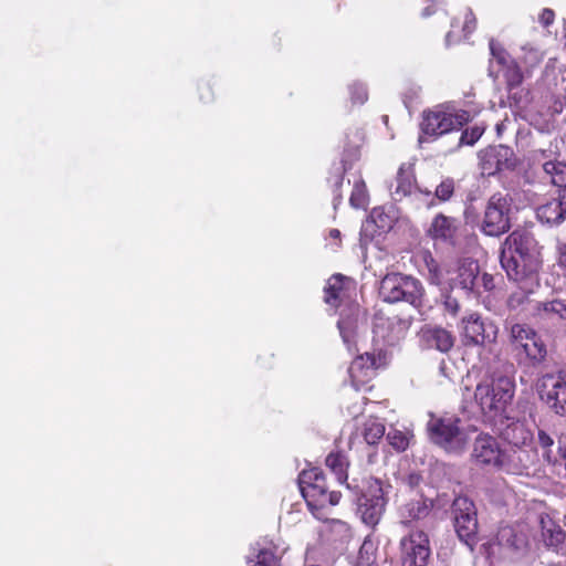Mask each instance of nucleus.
Returning a JSON list of instances; mask_svg holds the SVG:
<instances>
[{
  "label": "nucleus",
  "mask_w": 566,
  "mask_h": 566,
  "mask_svg": "<svg viewBox=\"0 0 566 566\" xmlns=\"http://www.w3.org/2000/svg\"><path fill=\"white\" fill-rule=\"evenodd\" d=\"M325 465L335 474L338 483L344 484L347 482L349 462L342 451H333L328 453L325 459Z\"/></svg>",
  "instance_id": "bb28decb"
},
{
  "label": "nucleus",
  "mask_w": 566,
  "mask_h": 566,
  "mask_svg": "<svg viewBox=\"0 0 566 566\" xmlns=\"http://www.w3.org/2000/svg\"><path fill=\"white\" fill-rule=\"evenodd\" d=\"M455 191V180L451 177H447L436 187L434 197L440 202L449 201Z\"/></svg>",
  "instance_id": "c9c22d12"
},
{
  "label": "nucleus",
  "mask_w": 566,
  "mask_h": 566,
  "mask_svg": "<svg viewBox=\"0 0 566 566\" xmlns=\"http://www.w3.org/2000/svg\"><path fill=\"white\" fill-rule=\"evenodd\" d=\"M411 324V316H386L382 313H377L374 316L373 331L386 344L394 346L405 338Z\"/></svg>",
  "instance_id": "ddd939ff"
},
{
  "label": "nucleus",
  "mask_w": 566,
  "mask_h": 566,
  "mask_svg": "<svg viewBox=\"0 0 566 566\" xmlns=\"http://www.w3.org/2000/svg\"><path fill=\"white\" fill-rule=\"evenodd\" d=\"M544 175L556 187L557 193L566 195V161L545 163Z\"/></svg>",
  "instance_id": "393cba45"
},
{
  "label": "nucleus",
  "mask_w": 566,
  "mask_h": 566,
  "mask_svg": "<svg viewBox=\"0 0 566 566\" xmlns=\"http://www.w3.org/2000/svg\"><path fill=\"white\" fill-rule=\"evenodd\" d=\"M387 505V499L382 483L378 479L370 478L366 482V489L358 497V512L363 522L375 527L381 520Z\"/></svg>",
  "instance_id": "9d476101"
},
{
  "label": "nucleus",
  "mask_w": 566,
  "mask_h": 566,
  "mask_svg": "<svg viewBox=\"0 0 566 566\" xmlns=\"http://www.w3.org/2000/svg\"><path fill=\"white\" fill-rule=\"evenodd\" d=\"M432 509V502L427 499L419 497L411 500L403 505L402 516L407 518L406 523L426 518Z\"/></svg>",
  "instance_id": "a878e982"
},
{
  "label": "nucleus",
  "mask_w": 566,
  "mask_h": 566,
  "mask_svg": "<svg viewBox=\"0 0 566 566\" xmlns=\"http://www.w3.org/2000/svg\"><path fill=\"white\" fill-rule=\"evenodd\" d=\"M352 99L354 103H364L367 99V92L360 86H352Z\"/></svg>",
  "instance_id": "8fccbe9b"
},
{
  "label": "nucleus",
  "mask_w": 566,
  "mask_h": 566,
  "mask_svg": "<svg viewBox=\"0 0 566 566\" xmlns=\"http://www.w3.org/2000/svg\"><path fill=\"white\" fill-rule=\"evenodd\" d=\"M431 15H437L438 20H446L448 14L443 10L439 9L437 6L431 4V6L426 7L421 11V17L429 18Z\"/></svg>",
  "instance_id": "49530a36"
},
{
  "label": "nucleus",
  "mask_w": 566,
  "mask_h": 566,
  "mask_svg": "<svg viewBox=\"0 0 566 566\" xmlns=\"http://www.w3.org/2000/svg\"><path fill=\"white\" fill-rule=\"evenodd\" d=\"M328 237L337 241V245H340V231L338 229H331Z\"/></svg>",
  "instance_id": "5fc2aeb1"
},
{
  "label": "nucleus",
  "mask_w": 566,
  "mask_h": 566,
  "mask_svg": "<svg viewBox=\"0 0 566 566\" xmlns=\"http://www.w3.org/2000/svg\"><path fill=\"white\" fill-rule=\"evenodd\" d=\"M557 264L566 272V241L557 244Z\"/></svg>",
  "instance_id": "09e8293b"
},
{
  "label": "nucleus",
  "mask_w": 566,
  "mask_h": 566,
  "mask_svg": "<svg viewBox=\"0 0 566 566\" xmlns=\"http://www.w3.org/2000/svg\"><path fill=\"white\" fill-rule=\"evenodd\" d=\"M491 53L496 64L500 66V70L515 61L514 59H512L510 53L501 46H495L491 44Z\"/></svg>",
  "instance_id": "a19ab883"
},
{
  "label": "nucleus",
  "mask_w": 566,
  "mask_h": 566,
  "mask_svg": "<svg viewBox=\"0 0 566 566\" xmlns=\"http://www.w3.org/2000/svg\"><path fill=\"white\" fill-rule=\"evenodd\" d=\"M459 423V418L432 415L427 423L430 440L447 451L461 449L465 442V437Z\"/></svg>",
  "instance_id": "6e6552de"
},
{
  "label": "nucleus",
  "mask_w": 566,
  "mask_h": 566,
  "mask_svg": "<svg viewBox=\"0 0 566 566\" xmlns=\"http://www.w3.org/2000/svg\"><path fill=\"white\" fill-rule=\"evenodd\" d=\"M396 182L395 195L399 199L410 196L417 189L415 164L402 163L398 168Z\"/></svg>",
  "instance_id": "4be33fe9"
},
{
  "label": "nucleus",
  "mask_w": 566,
  "mask_h": 566,
  "mask_svg": "<svg viewBox=\"0 0 566 566\" xmlns=\"http://www.w3.org/2000/svg\"><path fill=\"white\" fill-rule=\"evenodd\" d=\"M451 512L459 538L467 544L474 541L478 533V517L473 501L467 496H458L452 502Z\"/></svg>",
  "instance_id": "f8f14e48"
},
{
  "label": "nucleus",
  "mask_w": 566,
  "mask_h": 566,
  "mask_svg": "<svg viewBox=\"0 0 566 566\" xmlns=\"http://www.w3.org/2000/svg\"><path fill=\"white\" fill-rule=\"evenodd\" d=\"M344 177H345V169L343 171H337L331 179V181L333 182V191L334 192H338L343 186V181H344Z\"/></svg>",
  "instance_id": "603ef678"
},
{
  "label": "nucleus",
  "mask_w": 566,
  "mask_h": 566,
  "mask_svg": "<svg viewBox=\"0 0 566 566\" xmlns=\"http://www.w3.org/2000/svg\"><path fill=\"white\" fill-rule=\"evenodd\" d=\"M470 120V113L460 109L449 113L442 109L424 111L420 129L429 137H439L452 130L462 128Z\"/></svg>",
  "instance_id": "1a4fd4ad"
},
{
  "label": "nucleus",
  "mask_w": 566,
  "mask_h": 566,
  "mask_svg": "<svg viewBox=\"0 0 566 566\" xmlns=\"http://www.w3.org/2000/svg\"><path fill=\"white\" fill-rule=\"evenodd\" d=\"M387 441L398 452L405 451L409 446L408 436L397 429H392L387 433Z\"/></svg>",
  "instance_id": "4c0bfd02"
},
{
  "label": "nucleus",
  "mask_w": 566,
  "mask_h": 566,
  "mask_svg": "<svg viewBox=\"0 0 566 566\" xmlns=\"http://www.w3.org/2000/svg\"><path fill=\"white\" fill-rule=\"evenodd\" d=\"M538 21L544 28L551 27L555 21L554 10H552L549 8L543 9L538 17Z\"/></svg>",
  "instance_id": "de8ad7c7"
},
{
  "label": "nucleus",
  "mask_w": 566,
  "mask_h": 566,
  "mask_svg": "<svg viewBox=\"0 0 566 566\" xmlns=\"http://www.w3.org/2000/svg\"><path fill=\"white\" fill-rule=\"evenodd\" d=\"M482 283L485 291H491L494 287V279L489 273H483L482 275Z\"/></svg>",
  "instance_id": "864d4df0"
},
{
  "label": "nucleus",
  "mask_w": 566,
  "mask_h": 566,
  "mask_svg": "<svg viewBox=\"0 0 566 566\" xmlns=\"http://www.w3.org/2000/svg\"><path fill=\"white\" fill-rule=\"evenodd\" d=\"M367 193L364 185H355L349 202L354 208H361L366 205Z\"/></svg>",
  "instance_id": "37998d69"
},
{
  "label": "nucleus",
  "mask_w": 566,
  "mask_h": 566,
  "mask_svg": "<svg viewBox=\"0 0 566 566\" xmlns=\"http://www.w3.org/2000/svg\"><path fill=\"white\" fill-rule=\"evenodd\" d=\"M511 107L525 108L531 102V92L522 85L515 90H506Z\"/></svg>",
  "instance_id": "f704fd0d"
},
{
  "label": "nucleus",
  "mask_w": 566,
  "mask_h": 566,
  "mask_svg": "<svg viewBox=\"0 0 566 566\" xmlns=\"http://www.w3.org/2000/svg\"><path fill=\"white\" fill-rule=\"evenodd\" d=\"M476 17L470 7L459 8L451 15L450 30L446 34V43L451 45L468 40L476 30Z\"/></svg>",
  "instance_id": "f3484780"
},
{
  "label": "nucleus",
  "mask_w": 566,
  "mask_h": 566,
  "mask_svg": "<svg viewBox=\"0 0 566 566\" xmlns=\"http://www.w3.org/2000/svg\"><path fill=\"white\" fill-rule=\"evenodd\" d=\"M462 344L467 347L495 344L499 327L492 319L483 318L478 312L464 315L460 322Z\"/></svg>",
  "instance_id": "423d86ee"
},
{
  "label": "nucleus",
  "mask_w": 566,
  "mask_h": 566,
  "mask_svg": "<svg viewBox=\"0 0 566 566\" xmlns=\"http://www.w3.org/2000/svg\"><path fill=\"white\" fill-rule=\"evenodd\" d=\"M479 168L483 176H495L505 169H514V153L509 146H488L478 153Z\"/></svg>",
  "instance_id": "4468645a"
},
{
  "label": "nucleus",
  "mask_w": 566,
  "mask_h": 566,
  "mask_svg": "<svg viewBox=\"0 0 566 566\" xmlns=\"http://www.w3.org/2000/svg\"><path fill=\"white\" fill-rule=\"evenodd\" d=\"M473 457L481 464H492L497 468L505 465V453L501 451L495 438L480 434L473 446Z\"/></svg>",
  "instance_id": "a211bd4d"
},
{
  "label": "nucleus",
  "mask_w": 566,
  "mask_h": 566,
  "mask_svg": "<svg viewBox=\"0 0 566 566\" xmlns=\"http://www.w3.org/2000/svg\"><path fill=\"white\" fill-rule=\"evenodd\" d=\"M343 291V277L340 274L333 275L324 289V301L333 306H337Z\"/></svg>",
  "instance_id": "2f4dec72"
},
{
  "label": "nucleus",
  "mask_w": 566,
  "mask_h": 566,
  "mask_svg": "<svg viewBox=\"0 0 566 566\" xmlns=\"http://www.w3.org/2000/svg\"><path fill=\"white\" fill-rule=\"evenodd\" d=\"M377 560V548L373 541L366 539L363 542L358 556L356 559V566H374Z\"/></svg>",
  "instance_id": "72a5a7b5"
},
{
  "label": "nucleus",
  "mask_w": 566,
  "mask_h": 566,
  "mask_svg": "<svg viewBox=\"0 0 566 566\" xmlns=\"http://www.w3.org/2000/svg\"><path fill=\"white\" fill-rule=\"evenodd\" d=\"M444 306L452 316H455L460 311V304L458 300L453 297H448L444 302Z\"/></svg>",
  "instance_id": "3c124183"
},
{
  "label": "nucleus",
  "mask_w": 566,
  "mask_h": 566,
  "mask_svg": "<svg viewBox=\"0 0 566 566\" xmlns=\"http://www.w3.org/2000/svg\"><path fill=\"white\" fill-rule=\"evenodd\" d=\"M280 560L271 549H261L253 566H279Z\"/></svg>",
  "instance_id": "79ce46f5"
},
{
  "label": "nucleus",
  "mask_w": 566,
  "mask_h": 566,
  "mask_svg": "<svg viewBox=\"0 0 566 566\" xmlns=\"http://www.w3.org/2000/svg\"><path fill=\"white\" fill-rule=\"evenodd\" d=\"M537 219L542 223L557 226L566 219V195L557 193L536 209Z\"/></svg>",
  "instance_id": "412c9836"
},
{
  "label": "nucleus",
  "mask_w": 566,
  "mask_h": 566,
  "mask_svg": "<svg viewBox=\"0 0 566 566\" xmlns=\"http://www.w3.org/2000/svg\"><path fill=\"white\" fill-rule=\"evenodd\" d=\"M402 566H428L431 547L429 535L419 528L411 530L399 543Z\"/></svg>",
  "instance_id": "9b49d317"
},
{
  "label": "nucleus",
  "mask_w": 566,
  "mask_h": 566,
  "mask_svg": "<svg viewBox=\"0 0 566 566\" xmlns=\"http://www.w3.org/2000/svg\"><path fill=\"white\" fill-rule=\"evenodd\" d=\"M560 139L555 138L549 143L548 148L535 150L534 159L542 166L543 170L545 163H555L560 160Z\"/></svg>",
  "instance_id": "c756f323"
},
{
  "label": "nucleus",
  "mask_w": 566,
  "mask_h": 566,
  "mask_svg": "<svg viewBox=\"0 0 566 566\" xmlns=\"http://www.w3.org/2000/svg\"><path fill=\"white\" fill-rule=\"evenodd\" d=\"M512 198L496 192L492 195L484 208L480 231L488 237H501L510 231Z\"/></svg>",
  "instance_id": "39448f33"
},
{
  "label": "nucleus",
  "mask_w": 566,
  "mask_h": 566,
  "mask_svg": "<svg viewBox=\"0 0 566 566\" xmlns=\"http://www.w3.org/2000/svg\"><path fill=\"white\" fill-rule=\"evenodd\" d=\"M419 338L426 348L444 354L449 353L455 343L453 333L438 325H424L419 333Z\"/></svg>",
  "instance_id": "6ab92c4d"
},
{
  "label": "nucleus",
  "mask_w": 566,
  "mask_h": 566,
  "mask_svg": "<svg viewBox=\"0 0 566 566\" xmlns=\"http://www.w3.org/2000/svg\"><path fill=\"white\" fill-rule=\"evenodd\" d=\"M485 128L479 125H474L472 127L465 128L460 137L459 145H468L473 146L484 134Z\"/></svg>",
  "instance_id": "58836bf2"
},
{
  "label": "nucleus",
  "mask_w": 566,
  "mask_h": 566,
  "mask_svg": "<svg viewBox=\"0 0 566 566\" xmlns=\"http://www.w3.org/2000/svg\"><path fill=\"white\" fill-rule=\"evenodd\" d=\"M199 97L203 103H209L213 101V90L210 83L205 82L198 87Z\"/></svg>",
  "instance_id": "a18cd8bd"
},
{
  "label": "nucleus",
  "mask_w": 566,
  "mask_h": 566,
  "mask_svg": "<svg viewBox=\"0 0 566 566\" xmlns=\"http://www.w3.org/2000/svg\"><path fill=\"white\" fill-rule=\"evenodd\" d=\"M479 275V264L474 261H464L458 270V283L468 291H473Z\"/></svg>",
  "instance_id": "c85d7f7f"
},
{
  "label": "nucleus",
  "mask_w": 566,
  "mask_h": 566,
  "mask_svg": "<svg viewBox=\"0 0 566 566\" xmlns=\"http://www.w3.org/2000/svg\"><path fill=\"white\" fill-rule=\"evenodd\" d=\"M520 286V291L511 293V295L507 298V308L511 312H515L518 315H523L524 317H527L528 313H535L537 312L536 303L533 300H531L530 295L533 292L534 287L527 289Z\"/></svg>",
  "instance_id": "5701e85b"
},
{
  "label": "nucleus",
  "mask_w": 566,
  "mask_h": 566,
  "mask_svg": "<svg viewBox=\"0 0 566 566\" xmlns=\"http://www.w3.org/2000/svg\"><path fill=\"white\" fill-rule=\"evenodd\" d=\"M385 424L376 419H369L364 423L363 437L369 446L378 444L385 436Z\"/></svg>",
  "instance_id": "473e14b6"
},
{
  "label": "nucleus",
  "mask_w": 566,
  "mask_h": 566,
  "mask_svg": "<svg viewBox=\"0 0 566 566\" xmlns=\"http://www.w3.org/2000/svg\"><path fill=\"white\" fill-rule=\"evenodd\" d=\"M500 262L510 280L523 287L539 285L541 247L526 229L512 231L501 244Z\"/></svg>",
  "instance_id": "f257e3e1"
},
{
  "label": "nucleus",
  "mask_w": 566,
  "mask_h": 566,
  "mask_svg": "<svg viewBox=\"0 0 566 566\" xmlns=\"http://www.w3.org/2000/svg\"><path fill=\"white\" fill-rule=\"evenodd\" d=\"M542 536L546 547L558 552L565 542L566 533L552 520L541 518Z\"/></svg>",
  "instance_id": "b1692460"
},
{
  "label": "nucleus",
  "mask_w": 566,
  "mask_h": 566,
  "mask_svg": "<svg viewBox=\"0 0 566 566\" xmlns=\"http://www.w3.org/2000/svg\"><path fill=\"white\" fill-rule=\"evenodd\" d=\"M510 343L513 349L524 354L532 365H538L546 358L545 343L536 331L526 324L515 323L511 325Z\"/></svg>",
  "instance_id": "0eeeda50"
},
{
  "label": "nucleus",
  "mask_w": 566,
  "mask_h": 566,
  "mask_svg": "<svg viewBox=\"0 0 566 566\" xmlns=\"http://www.w3.org/2000/svg\"><path fill=\"white\" fill-rule=\"evenodd\" d=\"M537 438H538V444L541 446L542 449H544L543 455H544L545 460L549 463L555 462V460H553L552 450H551V448L554 444L553 438L544 430H538Z\"/></svg>",
  "instance_id": "ea45409f"
},
{
  "label": "nucleus",
  "mask_w": 566,
  "mask_h": 566,
  "mask_svg": "<svg viewBox=\"0 0 566 566\" xmlns=\"http://www.w3.org/2000/svg\"><path fill=\"white\" fill-rule=\"evenodd\" d=\"M382 214H384V211L381 208H374L370 213V217L373 218V220L375 222H377V219H380Z\"/></svg>",
  "instance_id": "6e6d98bb"
},
{
  "label": "nucleus",
  "mask_w": 566,
  "mask_h": 566,
  "mask_svg": "<svg viewBox=\"0 0 566 566\" xmlns=\"http://www.w3.org/2000/svg\"><path fill=\"white\" fill-rule=\"evenodd\" d=\"M298 486L311 513L326 521L325 510L339 503L342 494L329 490L326 475L319 468L303 470L298 475Z\"/></svg>",
  "instance_id": "7ed1b4c3"
},
{
  "label": "nucleus",
  "mask_w": 566,
  "mask_h": 566,
  "mask_svg": "<svg viewBox=\"0 0 566 566\" xmlns=\"http://www.w3.org/2000/svg\"><path fill=\"white\" fill-rule=\"evenodd\" d=\"M459 229V219L446 216L443 213H438L432 219V222L427 231V234L434 241L454 243L458 237Z\"/></svg>",
  "instance_id": "aec40b11"
},
{
  "label": "nucleus",
  "mask_w": 566,
  "mask_h": 566,
  "mask_svg": "<svg viewBox=\"0 0 566 566\" xmlns=\"http://www.w3.org/2000/svg\"><path fill=\"white\" fill-rule=\"evenodd\" d=\"M380 294L385 302L397 303L405 301L416 308L424 303V289L421 282L410 275L388 273L380 283Z\"/></svg>",
  "instance_id": "20e7f679"
},
{
  "label": "nucleus",
  "mask_w": 566,
  "mask_h": 566,
  "mask_svg": "<svg viewBox=\"0 0 566 566\" xmlns=\"http://www.w3.org/2000/svg\"><path fill=\"white\" fill-rule=\"evenodd\" d=\"M512 430H513V431L520 430L522 433L528 434V433L524 430L523 426H517V424H515V426L512 428ZM526 439H527V436L523 437L522 442L524 443Z\"/></svg>",
  "instance_id": "4d7b16f0"
},
{
  "label": "nucleus",
  "mask_w": 566,
  "mask_h": 566,
  "mask_svg": "<svg viewBox=\"0 0 566 566\" xmlns=\"http://www.w3.org/2000/svg\"><path fill=\"white\" fill-rule=\"evenodd\" d=\"M364 142V133L360 129H352L345 135L343 163L356 160L359 157L360 146Z\"/></svg>",
  "instance_id": "cd10ccee"
},
{
  "label": "nucleus",
  "mask_w": 566,
  "mask_h": 566,
  "mask_svg": "<svg viewBox=\"0 0 566 566\" xmlns=\"http://www.w3.org/2000/svg\"><path fill=\"white\" fill-rule=\"evenodd\" d=\"M541 399L556 415L566 416V379L560 375H545L539 385Z\"/></svg>",
  "instance_id": "dca6fc26"
},
{
  "label": "nucleus",
  "mask_w": 566,
  "mask_h": 566,
  "mask_svg": "<svg viewBox=\"0 0 566 566\" xmlns=\"http://www.w3.org/2000/svg\"><path fill=\"white\" fill-rule=\"evenodd\" d=\"M426 264L432 281L438 282L441 277V270L431 254H429L428 258H426Z\"/></svg>",
  "instance_id": "c03bdc74"
},
{
  "label": "nucleus",
  "mask_w": 566,
  "mask_h": 566,
  "mask_svg": "<svg viewBox=\"0 0 566 566\" xmlns=\"http://www.w3.org/2000/svg\"><path fill=\"white\" fill-rule=\"evenodd\" d=\"M386 359L387 355L384 350L357 356L348 369L353 386L358 389L368 384L374 378L376 370L386 365Z\"/></svg>",
  "instance_id": "2eb2a0df"
},
{
  "label": "nucleus",
  "mask_w": 566,
  "mask_h": 566,
  "mask_svg": "<svg viewBox=\"0 0 566 566\" xmlns=\"http://www.w3.org/2000/svg\"><path fill=\"white\" fill-rule=\"evenodd\" d=\"M537 313L543 311L545 313H552L560 317L562 319H566V303L560 300H553L551 302H537L536 303Z\"/></svg>",
  "instance_id": "e433bc0d"
},
{
  "label": "nucleus",
  "mask_w": 566,
  "mask_h": 566,
  "mask_svg": "<svg viewBox=\"0 0 566 566\" xmlns=\"http://www.w3.org/2000/svg\"><path fill=\"white\" fill-rule=\"evenodd\" d=\"M506 90H515L522 85L524 74L520 64L514 61L501 70Z\"/></svg>",
  "instance_id": "7c9ffc66"
},
{
  "label": "nucleus",
  "mask_w": 566,
  "mask_h": 566,
  "mask_svg": "<svg viewBox=\"0 0 566 566\" xmlns=\"http://www.w3.org/2000/svg\"><path fill=\"white\" fill-rule=\"evenodd\" d=\"M514 378L500 373H493L476 385L474 398L484 416L495 418L506 411L514 398Z\"/></svg>",
  "instance_id": "f03ea898"
}]
</instances>
